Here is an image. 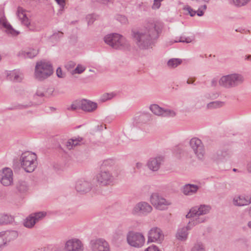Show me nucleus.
Here are the masks:
<instances>
[{
    "instance_id": "nucleus-1",
    "label": "nucleus",
    "mask_w": 251,
    "mask_h": 251,
    "mask_svg": "<svg viewBox=\"0 0 251 251\" xmlns=\"http://www.w3.org/2000/svg\"><path fill=\"white\" fill-rule=\"evenodd\" d=\"M162 25L158 23H148L143 28L132 30V36L137 46L143 50L151 48L162 30Z\"/></svg>"
},
{
    "instance_id": "nucleus-2",
    "label": "nucleus",
    "mask_w": 251,
    "mask_h": 251,
    "mask_svg": "<svg viewBox=\"0 0 251 251\" xmlns=\"http://www.w3.org/2000/svg\"><path fill=\"white\" fill-rule=\"evenodd\" d=\"M211 206L208 205H201L199 208L197 207L191 208L189 212L186 215L188 218H192L193 219L189 222V225L196 226L199 224L204 222L206 219L204 217H201L209 212Z\"/></svg>"
},
{
    "instance_id": "nucleus-3",
    "label": "nucleus",
    "mask_w": 251,
    "mask_h": 251,
    "mask_svg": "<svg viewBox=\"0 0 251 251\" xmlns=\"http://www.w3.org/2000/svg\"><path fill=\"white\" fill-rule=\"evenodd\" d=\"M104 41L106 44L115 49L128 50L130 48V45L126 39L119 34H108L104 37Z\"/></svg>"
},
{
    "instance_id": "nucleus-4",
    "label": "nucleus",
    "mask_w": 251,
    "mask_h": 251,
    "mask_svg": "<svg viewBox=\"0 0 251 251\" xmlns=\"http://www.w3.org/2000/svg\"><path fill=\"white\" fill-rule=\"evenodd\" d=\"M37 155L34 152H23L20 159L22 168L27 173L33 172L37 166Z\"/></svg>"
},
{
    "instance_id": "nucleus-5",
    "label": "nucleus",
    "mask_w": 251,
    "mask_h": 251,
    "mask_svg": "<svg viewBox=\"0 0 251 251\" xmlns=\"http://www.w3.org/2000/svg\"><path fill=\"white\" fill-rule=\"evenodd\" d=\"M52 66L49 62L41 61L36 63L34 76L39 81L48 78L53 74Z\"/></svg>"
},
{
    "instance_id": "nucleus-6",
    "label": "nucleus",
    "mask_w": 251,
    "mask_h": 251,
    "mask_svg": "<svg viewBox=\"0 0 251 251\" xmlns=\"http://www.w3.org/2000/svg\"><path fill=\"white\" fill-rule=\"evenodd\" d=\"M244 81L243 77L239 74H233L223 76L219 81L220 86L226 88L235 87Z\"/></svg>"
},
{
    "instance_id": "nucleus-7",
    "label": "nucleus",
    "mask_w": 251,
    "mask_h": 251,
    "mask_svg": "<svg viewBox=\"0 0 251 251\" xmlns=\"http://www.w3.org/2000/svg\"><path fill=\"white\" fill-rule=\"evenodd\" d=\"M127 243L130 246L140 248L143 246L145 243V238L142 233L129 231L126 236Z\"/></svg>"
},
{
    "instance_id": "nucleus-8",
    "label": "nucleus",
    "mask_w": 251,
    "mask_h": 251,
    "mask_svg": "<svg viewBox=\"0 0 251 251\" xmlns=\"http://www.w3.org/2000/svg\"><path fill=\"white\" fill-rule=\"evenodd\" d=\"M120 173H116L112 175L108 170H101L96 176L98 183L102 185L106 186L112 184L114 179V176H118Z\"/></svg>"
},
{
    "instance_id": "nucleus-9",
    "label": "nucleus",
    "mask_w": 251,
    "mask_h": 251,
    "mask_svg": "<svg viewBox=\"0 0 251 251\" xmlns=\"http://www.w3.org/2000/svg\"><path fill=\"white\" fill-rule=\"evenodd\" d=\"M18 233L15 230L5 231L0 232V251L10 242L15 240Z\"/></svg>"
},
{
    "instance_id": "nucleus-10",
    "label": "nucleus",
    "mask_w": 251,
    "mask_h": 251,
    "mask_svg": "<svg viewBox=\"0 0 251 251\" xmlns=\"http://www.w3.org/2000/svg\"><path fill=\"white\" fill-rule=\"evenodd\" d=\"M18 233L15 230L5 231L0 232V251L10 242L15 240Z\"/></svg>"
},
{
    "instance_id": "nucleus-11",
    "label": "nucleus",
    "mask_w": 251,
    "mask_h": 251,
    "mask_svg": "<svg viewBox=\"0 0 251 251\" xmlns=\"http://www.w3.org/2000/svg\"><path fill=\"white\" fill-rule=\"evenodd\" d=\"M151 204L157 209L163 210L166 208L171 202L157 193L152 194L150 198Z\"/></svg>"
},
{
    "instance_id": "nucleus-12",
    "label": "nucleus",
    "mask_w": 251,
    "mask_h": 251,
    "mask_svg": "<svg viewBox=\"0 0 251 251\" xmlns=\"http://www.w3.org/2000/svg\"><path fill=\"white\" fill-rule=\"evenodd\" d=\"M190 145L198 158L202 159L205 154V150L201 140L197 138H193L190 140Z\"/></svg>"
},
{
    "instance_id": "nucleus-13",
    "label": "nucleus",
    "mask_w": 251,
    "mask_h": 251,
    "mask_svg": "<svg viewBox=\"0 0 251 251\" xmlns=\"http://www.w3.org/2000/svg\"><path fill=\"white\" fill-rule=\"evenodd\" d=\"M90 245L92 251H109L108 243L102 238L91 240Z\"/></svg>"
},
{
    "instance_id": "nucleus-14",
    "label": "nucleus",
    "mask_w": 251,
    "mask_h": 251,
    "mask_svg": "<svg viewBox=\"0 0 251 251\" xmlns=\"http://www.w3.org/2000/svg\"><path fill=\"white\" fill-rule=\"evenodd\" d=\"M152 210L151 206L147 202L141 201L137 203L134 207L132 213L135 215H147Z\"/></svg>"
},
{
    "instance_id": "nucleus-15",
    "label": "nucleus",
    "mask_w": 251,
    "mask_h": 251,
    "mask_svg": "<svg viewBox=\"0 0 251 251\" xmlns=\"http://www.w3.org/2000/svg\"><path fill=\"white\" fill-rule=\"evenodd\" d=\"M163 239L164 234L158 227H152L148 232V242L161 243Z\"/></svg>"
},
{
    "instance_id": "nucleus-16",
    "label": "nucleus",
    "mask_w": 251,
    "mask_h": 251,
    "mask_svg": "<svg viewBox=\"0 0 251 251\" xmlns=\"http://www.w3.org/2000/svg\"><path fill=\"white\" fill-rule=\"evenodd\" d=\"M13 172L10 168H4L0 174V181L1 183L5 186L11 185L13 180Z\"/></svg>"
},
{
    "instance_id": "nucleus-17",
    "label": "nucleus",
    "mask_w": 251,
    "mask_h": 251,
    "mask_svg": "<svg viewBox=\"0 0 251 251\" xmlns=\"http://www.w3.org/2000/svg\"><path fill=\"white\" fill-rule=\"evenodd\" d=\"M65 251H83V245L78 239H70L65 243Z\"/></svg>"
},
{
    "instance_id": "nucleus-18",
    "label": "nucleus",
    "mask_w": 251,
    "mask_h": 251,
    "mask_svg": "<svg viewBox=\"0 0 251 251\" xmlns=\"http://www.w3.org/2000/svg\"><path fill=\"white\" fill-rule=\"evenodd\" d=\"M92 186L91 183L85 180H78L75 185L76 190L80 193H86L89 192L91 189Z\"/></svg>"
},
{
    "instance_id": "nucleus-19",
    "label": "nucleus",
    "mask_w": 251,
    "mask_h": 251,
    "mask_svg": "<svg viewBox=\"0 0 251 251\" xmlns=\"http://www.w3.org/2000/svg\"><path fill=\"white\" fill-rule=\"evenodd\" d=\"M164 161V158L162 156H157L154 158H151L148 162L147 165L148 168L152 171H157L160 168L161 163Z\"/></svg>"
},
{
    "instance_id": "nucleus-20",
    "label": "nucleus",
    "mask_w": 251,
    "mask_h": 251,
    "mask_svg": "<svg viewBox=\"0 0 251 251\" xmlns=\"http://www.w3.org/2000/svg\"><path fill=\"white\" fill-rule=\"evenodd\" d=\"M3 27L7 34L15 36L19 34V32L15 30L8 22L5 17L3 16L0 18V28Z\"/></svg>"
},
{
    "instance_id": "nucleus-21",
    "label": "nucleus",
    "mask_w": 251,
    "mask_h": 251,
    "mask_svg": "<svg viewBox=\"0 0 251 251\" xmlns=\"http://www.w3.org/2000/svg\"><path fill=\"white\" fill-rule=\"evenodd\" d=\"M199 188V187L197 185L187 184L182 187L181 191L185 196H192L197 192Z\"/></svg>"
},
{
    "instance_id": "nucleus-22",
    "label": "nucleus",
    "mask_w": 251,
    "mask_h": 251,
    "mask_svg": "<svg viewBox=\"0 0 251 251\" xmlns=\"http://www.w3.org/2000/svg\"><path fill=\"white\" fill-rule=\"evenodd\" d=\"M81 104L82 110L88 112H93L98 107L97 103L85 99L82 100Z\"/></svg>"
},
{
    "instance_id": "nucleus-23",
    "label": "nucleus",
    "mask_w": 251,
    "mask_h": 251,
    "mask_svg": "<svg viewBox=\"0 0 251 251\" xmlns=\"http://www.w3.org/2000/svg\"><path fill=\"white\" fill-rule=\"evenodd\" d=\"M193 226V225H189V223L187 226L179 229L176 233V238L180 240H185L187 237L188 230Z\"/></svg>"
},
{
    "instance_id": "nucleus-24",
    "label": "nucleus",
    "mask_w": 251,
    "mask_h": 251,
    "mask_svg": "<svg viewBox=\"0 0 251 251\" xmlns=\"http://www.w3.org/2000/svg\"><path fill=\"white\" fill-rule=\"evenodd\" d=\"M17 15L21 22L27 27L30 25L29 19L26 17L25 10L21 7H18L17 11Z\"/></svg>"
},
{
    "instance_id": "nucleus-25",
    "label": "nucleus",
    "mask_w": 251,
    "mask_h": 251,
    "mask_svg": "<svg viewBox=\"0 0 251 251\" xmlns=\"http://www.w3.org/2000/svg\"><path fill=\"white\" fill-rule=\"evenodd\" d=\"M247 201L246 196L244 195H236L233 197L232 200L233 205L236 206L247 205Z\"/></svg>"
},
{
    "instance_id": "nucleus-26",
    "label": "nucleus",
    "mask_w": 251,
    "mask_h": 251,
    "mask_svg": "<svg viewBox=\"0 0 251 251\" xmlns=\"http://www.w3.org/2000/svg\"><path fill=\"white\" fill-rule=\"evenodd\" d=\"M38 53V50L34 49H29L25 51L19 52V55L25 58H32L36 56Z\"/></svg>"
},
{
    "instance_id": "nucleus-27",
    "label": "nucleus",
    "mask_w": 251,
    "mask_h": 251,
    "mask_svg": "<svg viewBox=\"0 0 251 251\" xmlns=\"http://www.w3.org/2000/svg\"><path fill=\"white\" fill-rule=\"evenodd\" d=\"M206 9V5L205 4H204L202 5L201 7L199 8L197 11H194L190 7H187L184 8V9L188 11L190 15L192 17L195 16L196 14H197V15L199 16H202Z\"/></svg>"
},
{
    "instance_id": "nucleus-28",
    "label": "nucleus",
    "mask_w": 251,
    "mask_h": 251,
    "mask_svg": "<svg viewBox=\"0 0 251 251\" xmlns=\"http://www.w3.org/2000/svg\"><path fill=\"white\" fill-rule=\"evenodd\" d=\"M14 218L11 216L0 213V225H7L12 223Z\"/></svg>"
},
{
    "instance_id": "nucleus-29",
    "label": "nucleus",
    "mask_w": 251,
    "mask_h": 251,
    "mask_svg": "<svg viewBox=\"0 0 251 251\" xmlns=\"http://www.w3.org/2000/svg\"><path fill=\"white\" fill-rule=\"evenodd\" d=\"M8 78L14 82H20L22 80L21 76L16 71H10L7 73Z\"/></svg>"
},
{
    "instance_id": "nucleus-30",
    "label": "nucleus",
    "mask_w": 251,
    "mask_h": 251,
    "mask_svg": "<svg viewBox=\"0 0 251 251\" xmlns=\"http://www.w3.org/2000/svg\"><path fill=\"white\" fill-rule=\"evenodd\" d=\"M82 100H75L72 102L71 106L67 108L68 110L74 111L77 109L82 110Z\"/></svg>"
},
{
    "instance_id": "nucleus-31",
    "label": "nucleus",
    "mask_w": 251,
    "mask_h": 251,
    "mask_svg": "<svg viewBox=\"0 0 251 251\" xmlns=\"http://www.w3.org/2000/svg\"><path fill=\"white\" fill-rule=\"evenodd\" d=\"M33 217L35 223L36 224L38 221L42 220L47 215V213L44 211H41L31 214Z\"/></svg>"
},
{
    "instance_id": "nucleus-32",
    "label": "nucleus",
    "mask_w": 251,
    "mask_h": 251,
    "mask_svg": "<svg viewBox=\"0 0 251 251\" xmlns=\"http://www.w3.org/2000/svg\"><path fill=\"white\" fill-rule=\"evenodd\" d=\"M24 224L25 227L28 228H31L34 226L35 221L31 214L25 219Z\"/></svg>"
},
{
    "instance_id": "nucleus-33",
    "label": "nucleus",
    "mask_w": 251,
    "mask_h": 251,
    "mask_svg": "<svg viewBox=\"0 0 251 251\" xmlns=\"http://www.w3.org/2000/svg\"><path fill=\"white\" fill-rule=\"evenodd\" d=\"M224 102L221 101H214L210 102L207 104V109H212L219 108L224 105Z\"/></svg>"
},
{
    "instance_id": "nucleus-34",
    "label": "nucleus",
    "mask_w": 251,
    "mask_h": 251,
    "mask_svg": "<svg viewBox=\"0 0 251 251\" xmlns=\"http://www.w3.org/2000/svg\"><path fill=\"white\" fill-rule=\"evenodd\" d=\"M181 63V59L178 58H173L168 61L167 64L169 67L174 68L179 65Z\"/></svg>"
},
{
    "instance_id": "nucleus-35",
    "label": "nucleus",
    "mask_w": 251,
    "mask_h": 251,
    "mask_svg": "<svg viewBox=\"0 0 251 251\" xmlns=\"http://www.w3.org/2000/svg\"><path fill=\"white\" fill-rule=\"evenodd\" d=\"M150 109L154 114L157 116H161L163 108L160 107L157 104H154L150 106Z\"/></svg>"
},
{
    "instance_id": "nucleus-36",
    "label": "nucleus",
    "mask_w": 251,
    "mask_h": 251,
    "mask_svg": "<svg viewBox=\"0 0 251 251\" xmlns=\"http://www.w3.org/2000/svg\"><path fill=\"white\" fill-rule=\"evenodd\" d=\"M176 115V112L171 109H162V112H161V116L163 117H175Z\"/></svg>"
},
{
    "instance_id": "nucleus-37",
    "label": "nucleus",
    "mask_w": 251,
    "mask_h": 251,
    "mask_svg": "<svg viewBox=\"0 0 251 251\" xmlns=\"http://www.w3.org/2000/svg\"><path fill=\"white\" fill-rule=\"evenodd\" d=\"M18 190L21 192H24L27 190V185L26 183L24 181H19L17 186Z\"/></svg>"
},
{
    "instance_id": "nucleus-38",
    "label": "nucleus",
    "mask_w": 251,
    "mask_h": 251,
    "mask_svg": "<svg viewBox=\"0 0 251 251\" xmlns=\"http://www.w3.org/2000/svg\"><path fill=\"white\" fill-rule=\"evenodd\" d=\"M114 96L115 94L113 93H104L101 96L100 100L101 102H104L112 99Z\"/></svg>"
},
{
    "instance_id": "nucleus-39",
    "label": "nucleus",
    "mask_w": 251,
    "mask_h": 251,
    "mask_svg": "<svg viewBox=\"0 0 251 251\" xmlns=\"http://www.w3.org/2000/svg\"><path fill=\"white\" fill-rule=\"evenodd\" d=\"M247 2L248 1H230V3L236 7H239L246 5Z\"/></svg>"
},
{
    "instance_id": "nucleus-40",
    "label": "nucleus",
    "mask_w": 251,
    "mask_h": 251,
    "mask_svg": "<svg viewBox=\"0 0 251 251\" xmlns=\"http://www.w3.org/2000/svg\"><path fill=\"white\" fill-rule=\"evenodd\" d=\"M192 251H205V250L203 245L201 243H198L195 245Z\"/></svg>"
},
{
    "instance_id": "nucleus-41",
    "label": "nucleus",
    "mask_w": 251,
    "mask_h": 251,
    "mask_svg": "<svg viewBox=\"0 0 251 251\" xmlns=\"http://www.w3.org/2000/svg\"><path fill=\"white\" fill-rule=\"evenodd\" d=\"M116 19L122 24H126L128 23V20L126 17L125 16L121 15H118L116 16Z\"/></svg>"
},
{
    "instance_id": "nucleus-42",
    "label": "nucleus",
    "mask_w": 251,
    "mask_h": 251,
    "mask_svg": "<svg viewBox=\"0 0 251 251\" xmlns=\"http://www.w3.org/2000/svg\"><path fill=\"white\" fill-rule=\"evenodd\" d=\"M85 70V68L81 65H78L76 68L73 71V74H81Z\"/></svg>"
},
{
    "instance_id": "nucleus-43",
    "label": "nucleus",
    "mask_w": 251,
    "mask_h": 251,
    "mask_svg": "<svg viewBox=\"0 0 251 251\" xmlns=\"http://www.w3.org/2000/svg\"><path fill=\"white\" fill-rule=\"evenodd\" d=\"M192 42V40L190 38H185L184 37H180V39L178 40H175L174 42L177 43V42H182V43H189Z\"/></svg>"
},
{
    "instance_id": "nucleus-44",
    "label": "nucleus",
    "mask_w": 251,
    "mask_h": 251,
    "mask_svg": "<svg viewBox=\"0 0 251 251\" xmlns=\"http://www.w3.org/2000/svg\"><path fill=\"white\" fill-rule=\"evenodd\" d=\"M66 1H56V6L59 8V11H62L65 6Z\"/></svg>"
},
{
    "instance_id": "nucleus-45",
    "label": "nucleus",
    "mask_w": 251,
    "mask_h": 251,
    "mask_svg": "<svg viewBox=\"0 0 251 251\" xmlns=\"http://www.w3.org/2000/svg\"><path fill=\"white\" fill-rule=\"evenodd\" d=\"M96 19V16L94 15H93V14L88 15L86 17V19L88 22V25L92 24L94 23V22L95 21Z\"/></svg>"
},
{
    "instance_id": "nucleus-46",
    "label": "nucleus",
    "mask_w": 251,
    "mask_h": 251,
    "mask_svg": "<svg viewBox=\"0 0 251 251\" xmlns=\"http://www.w3.org/2000/svg\"><path fill=\"white\" fill-rule=\"evenodd\" d=\"M73 142L74 141H73V139H70L67 142L66 147L68 149L71 150L73 148V147H74L73 144H74Z\"/></svg>"
},
{
    "instance_id": "nucleus-47",
    "label": "nucleus",
    "mask_w": 251,
    "mask_h": 251,
    "mask_svg": "<svg viewBox=\"0 0 251 251\" xmlns=\"http://www.w3.org/2000/svg\"><path fill=\"white\" fill-rule=\"evenodd\" d=\"M54 89L53 88H49L46 91L45 96L49 97L52 95Z\"/></svg>"
},
{
    "instance_id": "nucleus-48",
    "label": "nucleus",
    "mask_w": 251,
    "mask_h": 251,
    "mask_svg": "<svg viewBox=\"0 0 251 251\" xmlns=\"http://www.w3.org/2000/svg\"><path fill=\"white\" fill-rule=\"evenodd\" d=\"M75 66V63L74 62L69 61L66 64L65 67L68 70H69L74 68Z\"/></svg>"
},
{
    "instance_id": "nucleus-49",
    "label": "nucleus",
    "mask_w": 251,
    "mask_h": 251,
    "mask_svg": "<svg viewBox=\"0 0 251 251\" xmlns=\"http://www.w3.org/2000/svg\"><path fill=\"white\" fill-rule=\"evenodd\" d=\"M73 142L74 144H73L74 147H75L76 146H77L79 145V142H81L83 140V138L81 137H78L77 138L73 139Z\"/></svg>"
},
{
    "instance_id": "nucleus-50",
    "label": "nucleus",
    "mask_w": 251,
    "mask_h": 251,
    "mask_svg": "<svg viewBox=\"0 0 251 251\" xmlns=\"http://www.w3.org/2000/svg\"><path fill=\"white\" fill-rule=\"evenodd\" d=\"M145 251H160L158 248L155 246H151L148 247Z\"/></svg>"
},
{
    "instance_id": "nucleus-51",
    "label": "nucleus",
    "mask_w": 251,
    "mask_h": 251,
    "mask_svg": "<svg viewBox=\"0 0 251 251\" xmlns=\"http://www.w3.org/2000/svg\"><path fill=\"white\" fill-rule=\"evenodd\" d=\"M56 75L58 77L62 78L64 76V75L63 74L61 69L59 67L56 70Z\"/></svg>"
},
{
    "instance_id": "nucleus-52",
    "label": "nucleus",
    "mask_w": 251,
    "mask_h": 251,
    "mask_svg": "<svg viewBox=\"0 0 251 251\" xmlns=\"http://www.w3.org/2000/svg\"><path fill=\"white\" fill-rule=\"evenodd\" d=\"M161 1H154V3L152 6V9H156L159 8L161 5Z\"/></svg>"
},
{
    "instance_id": "nucleus-53",
    "label": "nucleus",
    "mask_w": 251,
    "mask_h": 251,
    "mask_svg": "<svg viewBox=\"0 0 251 251\" xmlns=\"http://www.w3.org/2000/svg\"><path fill=\"white\" fill-rule=\"evenodd\" d=\"M112 163H113V161L112 160H105L103 162L101 166H102V167H106V166H107L108 165L111 164Z\"/></svg>"
},
{
    "instance_id": "nucleus-54",
    "label": "nucleus",
    "mask_w": 251,
    "mask_h": 251,
    "mask_svg": "<svg viewBox=\"0 0 251 251\" xmlns=\"http://www.w3.org/2000/svg\"><path fill=\"white\" fill-rule=\"evenodd\" d=\"M35 96H39V97H43L45 96V94L41 91H40L39 90H38L37 91V92H36L34 97H35Z\"/></svg>"
},
{
    "instance_id": "nucleus-55",
    "label": "nucleus",
    "mask_w": 251,
    "mask_h": 251,
    "mask_svg": "<svg viewBox=\"0 0 251 251\" xmlns=\"http://www.w3.org/2000/svg\"><path fill=\"white\" fill-rule=\"evenodd\" d=\"M63 32L58 31L57 33H54L53 36L56 38L57 36H58L59 37H61L63 36Z\"/></svg>"
},
{
    "instance_id": "nucleus-56",
    "label": "nucleus",
    "mask_w": 251,
    "mask_h": 251,
    "mask_svg": "<svg viewBox=\"0 0 251 251\" xmlns=\"http://www.w3.org/2000/svg\"><path fill=\"white\" fill-rule=\"evenodd\" d=\"M246 200H247V205L251 203V196H246Z\"/></svg>"
},
{
    "instance_id": "nucleus-57",
    "label": "nucleus",
    "mask_w": 251,
    "mask_h": 251,
    "mask_svg": "<svg viewBox=\"0 0 251 251\" xmlns=\"http://www.w3.org/2000/svg\"><path fill=\"white\" fill-rule=\"evenodd\" d=\"M247 168L248 172L251 173V161L248 164Z\"/></svg>"
},
{
    "instance_id": "nucleus-58",
    "label": "nucleus",
    "mask_w": 251,
    "mask_h": 251,
    "mask_svg": "<svg viewBox=\"0 0 251 251\" xmlns=\"http://www.w3.org/2000/svg\"><path fill=\"white\" fill-rule=\"evenodd\" d=\"M142 164L141 163H140V162H138L136 164V167L137 168V169H140L142 167Z\"/></svg>"
},
{
    "instance_id": "nucleus-59",
    "label": "nucleus",
    "mask_w": 251,
    "mask_h": 251,
    "mask_svg": "<svg viewBox=\"0 0 251 251\" xmlns=\"http://www.w3.org/2000/svg\"><path fill=\"white\" fill-rule=\"evenodd\" d=\"M194 80L192 78H189L187 81V83L188 84H191V83H193L194 82Z\"/></svg>"
},
{
    "instance_id": "nucleus-60",
    "label": "nucleus",
    "mask_w": 251,
    "mask_h": 251,
    "mask_svg": "<svg viewBox=\"0 0 251 251\" xmlns=\"http://www.w3.org/2000/svg\"><path fill=\"white\" fill-rule=\"evenodd\" d=\"M211 83L212 86H215L217 85V81L215 79H213L212 80Z\"/></svg>"
},
{
    "instance_id": "nucleus-61",
    "label": "nucleus",
    "mask_w": 251,
    "mask_h": 251,
    "mask_svg": "<svg viewBox=\"0 0 251 251\" xmlns=\"http://www.w3.org/2000/svg\"><path fill=\"white\" fill-rule=\"evenodd\" d=\"M248 226L251 228V221L249 222L248 224Z\"/></svg>"
},
{
    "instance_id": "nucleus-62",
    "label": "nucleus",
    "mask_w": 251,
    "mask_h": 251,
    "mask_svg": "<svg viewBox=\"0 0 251 251\" xmlns=\"http://www.w3.org/2000/svg\"><path fill=\"white\" fill-rule=\"evenodd\" d=\"M247 59H251V55H249L247 56Z\"/></svg>"
},
{
    "instance_id": "nucleus-63",
    "label": "nucleus",
    "mask_w": 251,
    "mask_h": 251,
    "mask_svg": "<svg viewBox=\"0 0 251 251\" xmlns=\"http://www.w3.org/2000/svg\"><path fill=\"white\" fill-rule=\"evenodd\" d=\"M1 55H0V61L1 60Z\"/></svg>"
},
{
    "instance_id": "nucleus-64",
    "label": "nucleus",
    "mask_w": 251,
    "mask_h": 251,
    "mask_svg": "<svg viewBox=\"0 0 251 251\" xmlns=\"http://www.w3.org/2000/svg\"><path fill=\"white\" fill-rule=\"evenodd\" d=\"M233 171H236V169H233Z\"/></svg>"
}]
</instances>
